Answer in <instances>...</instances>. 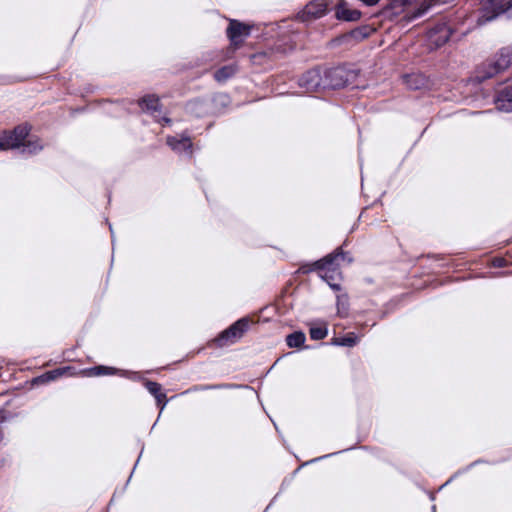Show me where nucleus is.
<instances>
[{"instance_id": "nucleus-33", "label": "nucleus", "mask_w": 512, "mask_h": 512, "mask_svg": "<svg viewBox=\"0 0 512 512\" xmlns=\"http://www.w3.org/2000/svg\"><path fill=\"white\" fill-rule=\"evenodd\" d=\"M351 449H354V447H349V448H345V449H342L340 451H337V452H333V453H329V454H326V455H323V456H319V457H316L314 459H312L311 461L305 463V465L309 464V463H314V462H318V461H321L323 459H326V458H329V457H332L334 455H337L339 453H343V452H346V451H349Z\"/></svg>"}, {"instance_id": "nucleus-44", "label": "nucleus", "mask_w": 512, "mask_h": 512, "mask_svg": "<svg viewBox=\"0 0 512 512\" xmlns=\"http://www.w3.org/2000/svg\"><path fill=\"white\" fill-rule=\"evenodd\" d=\"M432 512H436V506L435 505L432 506Z\"/></svg>"}, {"instance_id": "nucleus-24", "label": "nucleus", "mask_w": 512, "mask_h": 512, "mask_svg": "<svg viewBox=\"0 0 512 512\" xmlns=\"http://www.w3.org/2000/svg\"><path fill=\"white\" fill-rule=\"evenodd\" d=\"M236 72V69L232 65H225L217 69L214 73V78L218 82H225L231 78Z\"/></svg>"}, {"instance_id": "nucleus-42", "label": "nucleus", "mask_w": 512, "mask_h": 512, "mask_svg": "<svg viewBox=\"0 0 512 512\" xmlns=\"http://www.w3.org/2000/svg\"><path fill=\"white\" fill-rule=\"evenodd\" d=\"M486 111H476V112H473V114H482V113H485Z\"/></svg>"}, {"instance_id": "nucleus-38", "label": "nucleus", "mask_w": 512, "mask_h": 512, "mask_svg": "<svg viewBox=\"0 0 512 512\" xmlns=\"http://www.w3.org/2000/svg\"><path fill=\"white\" fill-rule=\"evenodd\" d=\"M455 477H457V473H455L453 476L450 477V479L442 486H440V489H443L444 486H446L447 484H449L451 481H453L455 479Z\"/></svg>"}, {"instance_id": "nucleus-25", "label": "nucleus", "mask_w": 512, "mask_h": 512, "mask_svg": "<svg viewBox=\"0 0 512 512\" xmlns=\"http://www.w3.org/2000/svg\"><path fill=\"white\" fill-rule=\"evenodd\" d=\"M309 335L312 340H323L328 335V327L325 322L320 326H310Z\"/></svg>"}, {"instance_id": "nucleus-37", "label": "nucleus", "mask_w": 512, "mask_h": 512, "mask_svg": "<svg viewBox=\"0 0 512 512\" xmlns=\"http://www.w3.org/2000/svg\"><path fill=\"white\" fill-rule=\"evenodd\" d=\"M157 122L161 123L162 125H169L172 120L166 116L161 117L160 119H157Z\"/></svg>"}, {"instance_id": "nucleus-23", "label": "nucleus", "mask_w": 512, "mask_h": 512, "mask_svg": "<svg viewBox=\"0 0 512 512\" xmlns=\"http://www.w3.org/2000/svg\"><path fill=\"white\" fill-rule=\"evenodd\" d=\"M240 387L236 384H228V383H221V384H202V385H195L192 388H190L189 391L193 392H200V391H208V390H220V389H233Z\"/></svg>"}, {"instance_id": "nucleus-30", "label": "nucleus", "mask_w": 512, "mask_h": 512, "mask_svg": "<svg viewBox=\"0 0 512 512\" xmlns=\"http://www.w3.org/2000/svg\"><path fill=\"white\" fill-rule=\"evenodd\" d=\"M41 150L42 146L38 143V141H28L23 145L21 153L32 155L38 153Z\"/></svg>"}, {"instance_id": "nucleus-31", "label": "nucleus", "mask_w": 512, "mask_h": 512, "mask_svg": "<svg viewBox=\"0 0 512 512\" xmlns=\"http://www.w3.org/2000/svg\"><path fill=\"white\" fill-rule=\"evenodd\" d=\"M213 102L221 107H226L229 104L230 99L227 94L220 93L214 96Z\"/></svg>"}, {"instance_id": "nucleus-43", "label": "nucleus", "mask_w": 512, "mask_h": 512, "mask_svg": "<svg viewBox=\"0 0 512 512\" xmlns=\"http://www.w3.org/2000/svg\"><path fill=\"white\" fill-rule=\"evenodd\" d=\"M386 315H387V312H383V313L381 314V318H384Z\"/></svg>"}, {"instance_id": "nucleus-3", "label": "nucleus", "mask_w": 512, "mask_h": 512, "mask_svg": "<svg viewBox=\"0 0 512 512\" xmlns=\"http://www.w3.org/2000/svg\"><path fill=\"white\" fill-rule=\"evenodd\" d=\"M481 7L476 20L477 26H484L505 14L512 19V0H480Z\"/></svg>"}, {"instance_id": "nucleus-13", "label": "nucleus", "mask_w": 512, "mask_h": 512, "mask_svg": "<svg viewBox=\"0 0 512 512\" xmlns=\"http://www.w3.org/2000/svg\"><path fill=\"white\" fill-rule=\"evenodd\" d=\"M327 11V4L323 0H313L305 6L300 17L303 21L318 19L325 16Z\"/></svg>"}, {"instance_id": "nucleus-20", "label": "nucleus", "mask_w": 512, "mask_h": 512, "mask_svg": "<svg viewBox=\"0 0 512 512\" xmlns=\"http://www.w3.org/2000/svg\"><path fill=\"white\" fill-rule=\"evenodd\" d=\"M349 296L347 293L338 294L336 296L337 316L339 318H347L349 315Z\"/></svg>"}, {"instance_id": "nucleus-22", "label": "nucleus", "mask_w": 512, "mask_h": 512, "mask_svg": "<svg viewBox=\"0 0 512 512\" xmlns=\"http://www.w3.org/2000/svg\"><path fill=\"white\" fill-rule=\"evenodd\" d=\"M404 81L407 87L412 90L421 89L426 83L425 77L421 74L405 75Z\"/></svg>"}, {"instance_id": "nucleus-17", "label": "nucleus", "mask_w": 512, "mask_h": 512, "mask_svg": "<svg viewBox=\"0 0 512 512\" xmlns=\"http://www.w3.org/2000/svg\"><path fill=\"white\" fill-rule=\"evenodd\" d=\"M138 105L142 111L149 113L154 117H156L155 113H160L162 111L160 99L153 94H148L140 98L138 100Z\"/></svg>"}, {"instance_id": "nucleus-2", "label": "nucleus", "mask_w": 512, "mask_h": 512, "mask_svg": "<svg viewBox=\"0 0 512 512\" xmlns=\"http://www.w3.org/2000/svg\"><path fill=\"white\" fill-rule=\"evenodd\" d=\"M359 73L360 70L352 64H341L328 68L324 71L325 88L326 90H335L354 84Z\"/></svg>"}, {"instance_id": "nucleus-14", "label": "nucleus", "mask_w": 512, "mask_h": 512, "mask_svg": "<svg viewBox=\"0 0 512 512\" xmlns=\"http://www.w3.org/2000/svg\"><path fill=\"white\" fill-rule=\"evenodd\" d=\"M361 11L352 9L345 0H339L335 5V17L337 20L345 22H355L361 18Z\"/></svg>"}, {"instance_id": "nucleus-15", "label": "nucleus", "mask_w": 512, "mask_h": 512, "mask_svg": "<svg viewBox=\"0 0 512 512\" xmlns=\"http://www.w3.org/2000/svg\"><path fill=\"white\" fill-rule=\"evenodd\" d=\"M493 65L500 70L506 71L512 65V46L500 48L492 57L488 58Z\"/></svg>"}, {"instance_id": "nucleus-18", "label": "nucleus", "mask_w": 512, "mask_h": 512, "mask_svg": "<svg viewBox=\"0 0 512 512\" xmlns=\"http://www.w3.org/2000/svg\"><path fill=\"white\" fill-rule=\"evenodd\" d=\"M209 101L204 99H193L186 103L185 111L195 117H203L209 112Z\"/></svg>"}, {"instance_id": "nucleus-34", "label": "nucleus", "mask_w": 512, "mask_h": 512, "mask_svg": "<svg viewBox=\"0 0 512 512\" xmlns=\"http://www.w3.org/2000/svg\"><path fill=\"white\" fill-rule=\"evenodd\" d=\"M510 264V262L504 257H494L492 259V265L496 268H503Z\"/></svg>"}, {"instance_id": "nucleus-12", "label": "nucleus", "mask_w": 512, "mask_h": 512, "mask_svg": "<svg viewBox=\"0 0 512 512\" xmlns=\"http://www.w3.org/2000/svg\"><path fill=\"white\" fill-rule=\"evenodd\" d=\"M167 145L177 153L192 154V141L188 134L181 133L175 136H168L166 140Z\"/></svg>"}, {"instance_id": "nucleus-36", "label": "nucleus", "mask_w": 512, "mask_h": 512, "mask_svg": "<svg viewBox=\"0 0 512 512\" xmlns=\"http://www.w3.org/2000/svg\"><path fill=\"white\" fill-rule=\"evenodd\" d=\"M480 463H488V462L483 460V459L475 460L472 463H470L468 466H466L463 470L458 471L457 475H459L460 473L469 471L471 468H473L474 466H476V465H478Z\"/></svg>"}, {"instance_id": "nucleus-7", "label": "nucleus", "mask_w": 512, "mask_h": 512, "mask_svg": "<svg viewBox=\"0 0 512 512\" xmlns=\"http://www.w3.org/2000/svg\"><path fill=\"white\" fill-rule=\"evenodd\" d=\"M347 255L348 254L344 252L341 248H338L335 252L330 253L319 260H316L312 263L301 264L298 269V272L301 274H308L313 271L325 270L328 267H332L338 257H341L343 260L347 259L348 262H352V258H348Z\"/></svg>"}, {"instance_id": "nucleus-41", "label": "nucleus", "mask_w": 512, "mask_h": 512, "mask_svg": "<svg viewBox=\"0 0 512 512\" xmlns=\"http://www.w3.org/2000/svg\"><path fill=\"white\" fill-rule=\"evenodd\" d=\"M7 418L4 416V412H0V423L4 422Z\"/></svg>"}, {"instance_id": "nucleus-19", "label": "nucleus", "mask_w": 512, "mask_h": 512, "mask_svg": "<svg viewBox=\"0 0 512 512\" xmlns=\"http://www.w3.org/2000/svg\"><path fill=\"white\" fill-rule=\"evenodd\" d=\"M359 341L358 336L354 332H349L342 337H334L330 344L333 346H341V347H354L357 345Z\"/></svg>"}, {"instance_id": "nucleus-46", "label": "nucleus", "mask_w": 512, "mask_h": 512, "mask_svg": "<svg viewBox=\"0 0 512 512\" xmlns=\"http://www.w3.org/2000/svg\"><path fill=\"white\" fill-rule=\"evenodd\" d=\"M139 461H140V456L137 458L136 463H138ZM135 465H137V464H135ZM135 467H136V466H134V468H135Z\"/></svg>"}, {"instance_id": "nucleus-9", "label": "nucleus", "mask_w": 512, "mask_h": 512, "mask_svg": "<svg viewBox=\"0 0 512 512\" xmlns=\"http://www.w3.org/2000/svg\"><path fill=\"white\" fill-rule=\"evenodd\" d=\"M226 35L231 44L237 46L243 43L244 39L250 35V26L236 19H230L226 29Z\"/></svg>"}, {"instance_id": "nucleus-45", "label": "nucleus", "mask_w": 512, "mask_h": 512, "mask_svg": "<svg viewBox=\"0 0 512 512\" xmlns=\"http://www.w3.org/2000/svg\"><path fill=\"white\" fill-rule=\"evenodd\" d=\"M261 56V53L257 54V55H254V58H257V57H260Z\"/></svg>"}, {"instance_id": "nucleus-21", "label": "nucleus", "mask_w": 512, "mask_h": 512, "mask_svg": "<svg viewBox=\"0 0 512 512\" xmlns=\"http://www.w3.org/2000/svg\"><path fill=\"white\" fill-rule=\"evenodd\" d=\"M306 341L305 333L301 330L294 331L286 336V344L289 348H302Z\"/></svg>"}, {"instance_id": "nucleus-28", "label": "nucleus", "mask_w": 512, "mask_h": 512, "mask_svg": "<svg viewBox=\"0 0 512 512\" xmlns=\"http://www.w3.org/2000/svg\"><path fill=\"white\" fill-rule=\"evenodd\" d=\"M55 372L56 371L50 370V371H47V372H45V373H43V374H41V375H39L37 377H34L32 379V384L33 385L47 384V383H49L51 381L56 380L55 379V375H53V373H55Z\"/></svg>"}, {"instance_id": "nucleus-27", "label": "nucleus", "mask_w": 512, "mask_h": 512, "mask_svg": "<svg viewBox=\"0 0 512 512\" xmlns=\"http://www.w3.org/2000/svg\"><path fill=\"white\" fill-rule=\"evenodd\" d=\"M88 374L91 376H103V375H114L117 373V369L114 367H108L104 365H98L89 368Z\"/></svg>"}, {"instance_id": "nucleus-1", "label": "nucleus", "mask_w": 512, "mask_h": 512, "mask_svg": "<svg viewBox=\"0 0 512 512\" xmlns=\"http://www.w3.org/2000/svg\"><path fill=\"white\" fill-rule=\"evenodd\" d=\"M437 2L438 0H392L383 9V14L392 17L404 13L403 20L410 23L424 16Z\"/></svg>"}, {"instance_id": "nucleus-10", "label": "nucleus", "mask_w": 512, "mask_h": 512, "mask_svg": "<svg viewBox=\"0 0 512 512\" xmlns=\"http://www.w3.org/2000/svg\"><path fill=\"white\" fill-rule=\"evenodd\" d=\"M494 104L497 110L512 112V84H506L495 91Z\"/></svg>"}, {"instance_id": "nucleus-11", "label": "nucleus", "mask_w": 512, "mask_h": 512, "mask_svg": "<svg viewBox=\"0 0 512 512\" xmlns=\"http://www.w3.org/2000/svg\"><path fill=\"white\" fill-rule=\"evenodd\" d=\"M372 31L373 29L369 25H362L342 34L334 41L339 44L346 43L352 45L368 38Z\"/></svg>"}, {"instance_id": "nucleus-32", "label": "nucleus", "mask_w": 512, "mask_h": 512, "mask_svg": "<svg viewBox=\"0 0 512 512\" xmlns=\"http://www.w3.org/2000/svg\"><path fill=\"white\" fill-rule=\"evenodd\" d=\"M155 400H156L157 407L160 409V413H161L164 410V408L166 407L169 400L164 392L161 393L160 395H156Z\"/></svg>"}, {"instance_id": "nucleus-40", "label": "nucleus", "mask_w": 512, "mask_h": 512, "mask_svg": "<svg viewBox=\"0 0 512 512\" xmlns=\"http://www.w3.org/2000/svg\"><path fill=\"white\" fill-rule=\"evenodd\" d=\"M132 374H133V376H132L131 378H132L133 380H139V379H140V376L138 375V373L133 372Z\"/></svg>"}, {"instance_id": "nucleus-39", "label": "nucleus", "mask_w": 512, "mask_h": 512, "mask_svg": "<svg viewBox=\"0 0 512 512\" xmlns=\"http://www.w3.org/2000/svg\"><path fill=\"white\" fill-rule=\"evenodd\" d=\"M109 225V230L111 232V238H112V243H114V232H113V228H112V225L110 223H108Z\"/></svg>"}, {"instance_id": "nucleus-35", "label": "nucleus", "mask_w": 512, "mask_h": 512, "mask_svg": "<svg viewBox=\"0 0 512 512\" xmlns=\"http://www.w3.org/2000/svg\"><path fill=\"white\" fill-rule=\"evenodd\" d=\"M72 369L73 368L70 367V366H65V367H59V368L53 369L52 371H56L55 373H53V375H55V379H57V378L65 375L66 373H68Z\"/></svg>"}, {"instance_id": "nucleus-26", "label": "nucleus", "mask_w": 512, "mask_h": 512, "mask_svg": "<svg viewBox=\"0 0 512 512\" xmlns=\"http://www.w3.org/2000/svg\"><path fill=\"white\" fill-rule=\"evenodd\" d=\"M323 273H320V277L329 285L331 289L334 291H340L341 285L339 283L334 282V270L331 267H328L325 270H322Z\"/></svg>"}, {"instance_id": "nucleus-6", "label": "nucleus", "mask_w": 512, "mask_h": 512, "mask_svg": "<svg viewBox=\"0 0 512 512\" xmlns=\"http://www.w3.org/2000/svg\"><path fill=\"white\" fill-rule=\"evenodd\" d=\"M28 124H19L12 131H4L0 134V151L19 148L30 133Z\"/></svg>"}, {"instance_id": "nucleus-5", "label": "nucleus", "mask_w": 512, "mask_h": 512, "mask_svg": "<svg viewBox=\"0 0 512 512\" xmlns=\"http://www.w3.org/2000/svg\"><path fill=\"white\" fill-rule=\"evenodd\" d=\"M250 324L251 319L248 316H244L238 319L218 334V336L214 339L216 346L221 348L235 344L248 331Z\"/></svg>"}, {"instance_id": "nucleus-29", "label": "nucleus", "mask_w": 512, "mask_h": 512, "mask_svg": "<svg viewBox=\"0 0 512 512\" xmlns=\"http://www.w3.org/2000/svg\"><path fill=\"white\" fill-rule=\"evenodd\" d=\"M143 384L145 388L148 390V392L154 396V398L156 397V395H160L161 393H163L162 386L158 382L149 379H144Z\"/></svg>"}, {"instance_id": "nucleus-4", "label": "nucleus", "mask_w": 512, "mask_h": 512, "mask_svg": "<svg viewBox=\"0 0 512 512\" xmlns=\"http://www.w3.org/2000/svg\"><path fill=\"white\" fill-rule=\"evenodd\" d=\"M471 29V27H468L462 30L451 23L440 22L429 30V39L436 47H441L451 39L456 41L462 39Z\"/></svg>"}, {"instance_id": "nucleus-16", "label": "nucleus", "mask_w": 512, "mask_h": 512, "mask_svg": "<svg viewBox=\"0 0 512 512\" xmlns=\"http://www.w3.org/2000/svg\"><path fill=\"white\" fill-rule=\"evenodd\" d=\"M500 73V70H498L493 63L487 59L477 67L474 78L478 83H483Z\"/></svg>"}, {"instance_id": "nucleus-8", "label": "nucleus", "mask_w": 512, "mask_h": 512, "mask_svg": "<svg viewBox=\"0 0 512 512\" xmlns=\"http://www.w3.org/2000/svg\"><path fill=\"white\" fill-rule=\"evenodd\" d=\"M298 85L307 92L325 91L324 73H321L320 68H312L300 76Z\"/></svg>"}]
</instances>
